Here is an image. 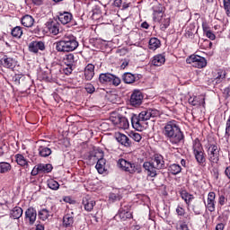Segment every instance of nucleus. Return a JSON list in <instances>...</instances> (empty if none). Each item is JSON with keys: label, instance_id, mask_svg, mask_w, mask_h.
Wrapping results in <instances>:
<instances>
[{"label": "nucleus", "instance_id": "nucleus-56", "mask_svg": "<svg viewBox=\"0 0 230 230\" xmlns=\"http://www.w3.org/2000/svg\"><path fill=\"white\" fill-rule=\"evenodd\" d=\"M86 91H87V93H89L90 94H93V93H94V86H93V85H88V86H86Z\"/></svg>", "mask_w": 230, "mask_h": 230}, {"label": "nucleus", "instance_id": "nucleus-31", "mask_svg": "<svg viewBox=\"0 0 230 230\" xmlns=\"http://www.w3.org/2000/svg\"><path fill=\"white\" fill-rule=\"evenodd\" d=\"M168 172H170V173H172V175H179V173H181V172H182V167H181L180 164H172L169 165Z\"/></svg>", "mask_w": 230, "mask_h": 230}, {"label": "nucleus", "instance_id": "nucleus-43", "mask_svg": "<svg viewBox=\"0 0 230 230\" xmlns=\"http://www.w3.org/2000/svg\"><path fill=\"white\" fill-rule=\"evenodd\" d=\"M223 6L227 17H230V0H223Z\"/></svg>", "mask_w": 230, "mask_h": 230}, {"label": "nucleus", "instance_id": "nucleus-10", "mask_svg": "<svg viewBox=\"0 0 230 230\" xmlns=\"http://www.w3.org/2000/svg\"><path fill=\"white\" fill-rule=\"evenodd\" d=\"M159 114H160L159 111H157L155 109H148V110L141 111L138 114V117L145 123V121H148V119H150V118H157V116H159Z\"/></svg>", "mask_w": 230, "mask_h": 230}, {"label": "nucleus", "instance_id": "nucleus-1", "mask_svg": "<svg viewBox=\"0 0 230 230\" xmlns=\"http://www.w3.org/2000/svg\"><path fill=\"white\" fill-rule=\"evenodd\" d=\"M162 134L171 145H181L184 141V133L181 130L177 120H169L164 124Z\"/></svg>", "mask_w": 230, "mask_h": 230}, {"label": "nucleus", "instance_id": "nucleus-54", "mask_svg": "<svg viewBox=\"0 0 230 230\" xmlns=\"http://www.w3.org/2000/svg\"><path fill=\"white\" fill-rule=\"evenodd\" d=\"M218 204L220 206H224L226 204V196L225 195H221L218 198Z\"/></svg>", "mask_w": 230, "mask_h": 230}, {"label": "nucleus", "instance_id": "nucleus-64", "mask_svg": "<svg viewBox=\"0 0 230 230\" xmlns=\"http://www.w3.org/2000/svg\"><path fill=\"white\" fill-rule=\"evenodd\" d=\"M225 93H226V96H230V86L226 88Z\"/></svg>", "mask_w": 230, "mask_h": 230}, {"label": "nucleus", "instance_id": "nucleus-49", "mask_svg": "<svg viewBox=\"0 0 230 230\" xmlns=\"http://www.w3.org/2000/svg\"><path fill=\"white\" fill-rule=\"evenodd\" d=\"M132 139H134V141H136L137 143H139V141H141V139H143V137H141V134H139V133H133Z\"/></svg>", "mask_w": 230, "mask_h": 230}, {"label": "nucleus", "instance_id": "nucleus-20", "mask_svg": "<svg viewBox=\"0 0 230 230\" xmlns=\"http://www.w3.org/2000/svg\"><path fill=\"white\" fill-rule=\"evenodd\" d=\"M25 220H28L30 226H33L37 220V210L33 208H29L25 211Z\"/></svg>", "mask_w": 230, "mask_h": 230}, {"label": "nucleus", "instance_id": "nucleus-46", "mask_svg": "<svg viewBox=\"0 0 230 230\" xmlns=\"http://www.w3.org/2000/svg\"><path fill=\"white\" fill-rule=\"evenodd\" d=\"M107 97L111 102H114L116 100V90L107 92Z\"/></svg>", "mask_w": 230, "mask_h": 230}, {"label": "nucleus", "instance_id": "nucleus-53", "mask_svg": "<svg viewBox=\"0 0 230 230\" xmlns=\"http://www.w3.org/2000/svg\"><path fill=\"white\" fill-rule=\"evenodd\" d=\"M177 230H190V228L188 227L186 222H183L179 226V227H177Z\"/></svg>", "mask_w": 230, "mask_h": 230}, {"label": "nucleus", "instance_id": "nucleus-57", "mask_svg": "<svg viewBox=\"0 0 230 230\" xmlns=\"http://www.w3.org/2000/svg\"><path fill=\"white\" fill-rule=\"evenodd\" d=\"M224 227H226V226L223 223H219L216 226L215 230H224Z\"/></svg>", "mask_w": 230, "mask_h": 230}, {"label": "nucleus", "instance_id": "nucleus-17", "mask_svg": "<svg viewBox=\"0 0 230 230\" xmlns=\"http://www.w3.org/2000/svg\"><path fill=\"white\" fill-rule=\"evenodd\" d=\"M151 163L158 170H164V168H166V164H164V157L162 155H154Z\"/></svg>", "mask_w": 230, "mask_h": 230}, {"label": "nucleus", "instance_id": "nucleus-63", "mask_svg": "<svg viewBox=\"0 0 230 230\" xmlns=\"http://www.w3.org/2000/svg\"><path fill=\"white\" fill-rule=\"evenodd\" d=\"M110 200H111V202H114V200H116V194H111Z\"/></svg>", "mask_w": 230, "mask_h": 230}, {"label": "nucleus", "instance_id": "nucleus-18", "mask_svg": "<svg viewBox=\"0 0 230 230\" xmlns=\"http://www.w3.org/2000/svg\"><path fill=\"white\" fill-rule=\"evenodd\" d=\"M117 116H118V120L116 122L117 128L127 130L128 127H130V124L128 123V119L119 114V109H118Z\"/></svg>", "mask_w": 230, "mask_h": 230}, {"label": "nucleus", "instance_id": "nucleus-16", "mask_svg": "<svg viewBox=\"0 0 230 230\" xmlns=\"http://www.w3.org/2000/svg\"><path fill=\"white\" fill-rule=\"evenodd\" d=\"M116 141H118V143L125 148H130V146H132V142L130 141V138H128L127 135L121 132H117Z\"/></svg>", "mask_w": 230, "mask_h": 230}, {"label": "nucleus", "instance_id": "nucleus-4", "mask_svg": "<svg viewBox=\"0 0 230 230\" xmlns=\"http://www.w3.org/2000/svg\"><path fill=\"white\" fill-rule=\"evenodd\" d=\"M117 164L122 172H128V173L134 174L136 172L137 173H141L142 172L141 165L132 164L123 158L119 159Z\"/></svg>", "mask_w": 230, "mask_h": 230}, {"label": "nucleus", "instance_id": "nucleus-28", "mask_svg": "<svg viewBox=\"0 0 230 230\" xmlns=\"http://www.w3.org/2000/svg\"><path fill=\"white\" fill-rule=\"evenodd\" d=\"M21 22L25 28H31L35 22V20L31 17V15L26 14L22 18Z\"/></svg>", "mask_w": 230, "mask_h": 230}, {"label": "nucleus", "instance_id": "nucleus-12", "mask_svg": "<svg viewBox=\"0 0 230 230\" xmlns=\"http://www.w3.org/2000/svg\"><path fill=\"white\" fill-rule=\"evenodd\" d=\"M143 168L147 177L155 178L158 175L159 170L155 168V165L152 162H145L143 164Z\"/></svg>", "mask_w": 230, "mask_h": 230}, {"label": "nucleus", "instance_id": "nucleus-55", "mask_svg": "<svg viewBox=\"0 0 230 230\" xmlns=\"http://www.w3.org/2000/svg\"><path fill=\"white\" fill-rule=\"evenodd\" d=\"M65 75H71L73 73V67L70 65L67 67L64 68Z\"/></svg>", "mask_w": 230, "mask_h": 230}, {"label": "nucleus", "instance_id": "nucleus-21", "mask_svg": "<svg viewBox=\"0 0 230 230\" xmlns=\"http://www.w3.org/2000/svg\"><path fill=\"white\" fill-rule=\"evenodd\" d=\"M29 49L32 53H39V50L44 51L46 49V45L43 41H32L29 46Z\"/></svg>", "mask_w": 230, "mask_h": 230}, {"label": "nucleus", "instance_id": "nucleus-48", "mask_svg": "<svg viewBox=\"0 0 230 230\" xmlns=\"http://www.w3.org/2000/svg\"><path fill=\"white\" fill-rule=\"evenodd\" d=\"M68 62V66H71L75 63V55L68 54L66 56V59Z\"/></svg>", "mask_w": 230, "mask_h": 230}, {"label": "nucleus", "instance_id": "nucleus-60", "mask_svg": "<svg viewBox=\"0 0 230 230\" xmlns=\"http://www.w3.org/2000/svg\"><path fill=\"white\" fill-rule=\"evenodd\" d=\"M150 27V25H148V22H144L141 24V28H144L145 30H148V28Z\"/></svg>", "mask_w": 230, "mask_h": 230}, {"label": "nucleus", "instance_id": "nucleus-62", "mask_svg": "<svg viewBox=\"0 0 230 230\" xmlns=\"http://www.w3.org/2000/svg\"><path fill=\"white\" fill-rule=\"evenodd\" d=\"M127 66H128V62L124 61V62L120 65V67H121V69H125V67H127Z\"/></svg>", "mask_w": 230, "mask_h": 230}, {"label": "nucleus", "instance_id": "nucleus-37", "mask_svg": "<svg viewBox=\"0 0 230 230\" xmlns=\"http://www.w3.org/2000/svg\"><path fill=\"white\" fill-rule=\"evenodd\" d=\"M12 170V164L7 162H0V173H8Z\"/></svg>", "mask_w": 230, "mask_h": 230}, {"label": "nucleus", "instance_id": "nucleus-50", "mask_svg": "<svg viewBox=\"0 0 230 230\" xmlns=\"http://www.w3.org/2000/svg\"><path fill=\"white\" fill-rule=\"evenodd\" d=\"M205 35L210 40H215V39H217V36H215V33H213V31H208L205 32Z\"/></svg>", "mask_w": 230, "mask_h": 230}, {"label": "nucleus", "instance_id": "nucleus-19", "mask_svg": "<svg viewBox=\"0 0 230 230\" xmlns=\"http://www.w3.org/2000/svg\"><path fill=\"white\" fill-rule=\"evenodd\" d=\"M47 30L51 35H58L60 33V23L57 21H51L46 23Z\"/></svg>", "mask_w": 230, "mask_h": 230}, {"label": "nucleus", "instance_id": "nucleus-52", "mask_svg": "<svg viewBox=\"0 0 230 230\" xmlns=\"http://www.w3.org/2000/svg\"><path fill=\"white\" fill-rule=\"evenodd\" d=\"M229 210H225L222 214V218H223V222H227V220H229Z\"/></svg>", "mask_w": 230, "mask_h": 230}, {"label": "nucleus", "instance_id": "nucleus-41", "mask_svg": "<svg viewBox=\"0 0 230 230\" xmlns=\"http://www.w3.org/2000/svg\"><path fill=\"white\" fill-rule=\"evenodd\" d=\"M38 217L40 220H48L49 218V211L46 208L41 209L39 211Z\"/></svg>", "mask_w": 230, "mask_h": 230}, {"label": "nucleus", "instance_id": "nucleus-13", "mask_svg": "<svg viewBox=\"0 0 230 230\" xmlns=\"http://www.w3.org/2000/svg\"><path fill=\"white\" fill-rule=\"evenodd\" d=\"M215 199H217V194L215 192H209L208 194L207 202H205V207L210 213H213L217 208V201H215Z\"/></svg>", "mask_w": 230, "mask_h": 230}, {"label": "nucleus", "instance_id": "nucleus-2", "mask_svg": "<svg viewBox=\"0 0 230 230\" xmlns=\"http://www.w3.org/2000/svg\"><path fill=\"white\" fill-rule=\"evenodd\" d=\"M55 46L59 53H70L77 49L79 43L76 36L66 33L60 40L55 43Z\"/></svg>", "mask_w": 230, "mask_h": 230}, {"label": "nucleus", "instance_id": "nucleus-59", "mask_svg": "<svg viewBox=\"0 0 230 230\" xmlns=\"http://www.w3.org/2000/svg\"><path fill=\"white\" fill-rule=\"evenodd\" d=\"M202 28H203V32H204V33H208V31H209V26H208L207 23H203V24H202Z\"/></svg>", "mask_w": 230, "mask_h": 230}, {"label": "nucleus", "instance_id": "nucleus-6", "mask_svg": "<svg viewBox=\"0 0 230 230\" xmlns=\"http://www.w3.org/2000/svg\"><path fill=\"white\" fill-rule=\"evenodd\" d=\"M187 64H192L193 67L198 69H202L208 66V61L206 58L200 57L199 55H191L186 59Z\"/></svg>", "mask_w": 230, "mask_h": 230}, {"label": "nucleus", "instance_id": "nucleus-5", "mask_svg": "<svg viewBox=\"0 0 230 230\" xmlns=\"http://www.w3.org/2000/svg\"><path fill=\"white\" fill-rule=\"evenodd\" d=\"M192 150L198 164H204L206 163V153H204V147H202V144L199 139L194 140Z\"/></svg>", "mask_w": 230, "mask_h": 230}, {"label": "nucleus", "instance_id": "nucleus-42", "mask_svg": "<svg viewBox=\"0 0 230 230\" xmlns=\"http://www.w3.org/2000/svg\"><path fill=\"white\" fill-rule=\"evenodd\" d=\"M225 79H226V71L219 70L216 77V84H220V82H222V80H225Z\"/></svg>", "mask_w": 230, "mask_h": 230}, {"label": "nucleus", "instance_id": "nucleus-26", "mask_svg": "<svg viewBox=\"0 0 230 230\" xmlns=\"http://www.w3.org/2000/svg\"><path fill=\"white\" fill-rule=\"evenodd\" d=\"M92 78H94V65L88 64L84 67V79L89 82Z\"/></svg>", "mask_w": 230, "mask_h": 230}, {"label": "nucleus", "instance_id": "nucleus-7", "mask_svg": "<svg viewBox=\"0 0 230 230\" xmlns=\"http://www.w3.org/2000/svg\"><path fill=\"white\" fill-rule=\"evenodd\" d=\"M163 8L158 11H155L154 21H155V22H160L162 31H164L168 26H170V18H163Z\"/></svg>", "mask_w": 230, "mask_h": 230}, {"label": "nucleus", "instance_id": "nucleus-34", "mask_svg": "<svg viewBox=\"0 0 230 230\" xmlns=\"http://www.w3.org/2000/svg\"><path fill=\"white\" fill-rule=\"evenodd\" d=\"M22 217V208L20 207L13 208L11 212V218H13V220H18V218H21Z\"/></svg>", "mask_w": 230, "mask_h": 230}, {"label": "nucleus", "instance_id": "nucleus-22", "mask_svg": "<svg viewBox=\"0 0 230 230\" xmlns=\"http://www.w3.org/2000/svg\"><path fill=\"white\" fill-rule=\"evenodd\" d=\"M75 214L73 212L67 213L63 217V227L69 229V227H73L75 224Z\"/></svg>", "mask_w": 230, "mask_h": 230}, {"label": "nucleus", "instance_id": "nucleus-30", "mask_svg": "<svg viewBox=\"0 0 230 230\" xmlns=\"http://www.w3.org/2000/svg\"><path fill=\"white\" fill-rule=\"evenodd\" d=\"M148 48L155 51V49L161 48V40L157 38H151L148 42Z\"/></svg>", "mask_w": 230, "mask_h": 230}, {"label": "nucleus", "instance_id": "nucleus-29", "mask_svg": "<svg viewBox=\"0 0 230 230\" xmlns=\"http://www.w3.org/2000/svg\"><path fill=\"white\" fill-rule=\"evenodd\" d=\"M15 160L17 164H19V166H23L25 168H28V166H30L28 159H26V157H24V155H21V154H17L15 155Z\"/></svg>", "mask_w": 230, "mask_h": 230}, {"label": "nucleus", "instance_id": "nucleus-11", "mask_svg": "<svg viewBox=\"0 0 230 230\" xmlns=\"http://www.w3.org/2000/svg\"><path fill=\"white\" fill-rule=\"evenodd\" d=\"M0 64L6 69H13L17 66V60L6 55L0 57Z\"/></svg>", "mask_w": 230, "mask_h": 230}, {"label": "nucleus", "instance_id": "nucleus-24", "mask_svg": "<svg viewBox=\"0 0 230 230\" xmlns=\"http://www.w3.org/2000/svg\"><path fill=\"white\" fill-rule=\"evenodd\" d=\"M83 206L85 211L91 213V211H93L96 206V201L86 197L83 199Z\"/></svg>", "mask_w": 230, "mask_h": 230}, {"label": "nucleus", "instance_id": "nucleus-23", "mask_svg": "<svg viewBox=\"0 0 230 230\" xmlns=\"http://www.w3.org/2000/svg\"><path fill=\"white\" fill-rule=\"evenodd\" d=\"M58 19L61 24H69V22L73 21V14L69 12H60L58 13Z\"/></svg>", "mask_w": 230, "mask_h": 230}, {"label": "nucleus", "instance_id": "nucleus-44", "mask_svg": "<svg viewBox=\"0 0 230 230\" xmlns=\"http://www.w3.org/2000/svg\"><path fill=\"white\" fill-rule=\"evenodd\" d=\"M117 8H119L120 10H127L128 8V4L126 2L123 3V0H116Z\"/></svg>", "mask_w": 230, "mask_h": 230}, {"label": "nucleus", "instance_id": "nucleus-32", "mask_svg": "<svg viewBox=\"0 0 230 230\" xmlns=\"http://www.w3.org/2000/svg\"><path fill=\"white\" fill-rule=\"evenodd\" d=\"M38 170L40 173H49L53 170V165L50 164H38Z\"/></svg>", "mask_w": 230, "mask_h": 230}, {"label": "nucleus", "instance_id": "nucleus-25", "mask_svg": "<svg viewBox=\"0 0 230 230\" xmlns=\"http://www.w3.org/2000/svg\"><path fill=\"white\" fill-rule=\"evenodd\" d=\"M179 193L187 206H190L191 204V201L195 199V196L189 193L186 190L181 189L180 190Z\"/></svg>", "mask_w": 230, "mask_h": 230}, {"label": "nucleus", "instance_id": "nucleus-15", "mask_svg": "<svg viewBox=\"0 0 230 230\" xmlns=\"http://www.w3.org/2000/svg\"><path fill=\"white\" fill-rule=\"evenodd\" d=\"M131 125L133 128H135V130H138V132H142L143 128H145V122L137 114H132Z\"/></svg>", "mask_w": 230, "mask_h": 230}, {"label": "nucleus", "instance_id": "nucleus-51", "mask_svg": "<svg viewBox=\"0 0 230 230\" xmlns=\"http://www.w3.org/2000/svg\"><path fill=\"white\" fill-rule=\"evenodd\" d=\"M39 173H40V170L39 169V165H36L33 167L31 175H32L33 177H35L36 175H39Z\"/></svg>", "mask_w": 230, "mask_h": 230}, {"label": "nucleus", "instance_id": "nucleus-3", "mask_svg": "<svg viewBox=\"0 0 230 230\" xmlns=\"http://www.w3.org/2000/svg\"><path fill=\"white\" fill-rule=\"evenodd\" d=\"M205 148L209 163L211 164H218V161H220V147L217 144L208 143Z\"/></svg>", "mask_w": 230, "mask_h": 230}, {"label": "nucleus", "instance_id": "nucleus-58", "mask_svg": "<svg viewBox=\"0 0 230 230\" xmlns=\"http://www.w3.org/2000/svg\"><path fill=\"white\" fill-rule=\"evenodd\" d=\"M44 3L43 0H32V4H35L36 6H40Z\"/></svg>", "mask_w": 230, "mask_h": 230}, {"label": "nucleus", "instance_id": "nucleus-40", "mask_svg": "<svg viewBox=\"0 0 230 230\" xmlns=\"http://www.w3.org/2000/svg\"><path fill=\"white\" fill-rule=\"evenodd\" d=\"M119 217L122 220H127V218H132V214L123 208H119Z\"/></svg>", "mask_w": 230, "mask_h": 230}, {"label": "nucleus", "instance_id": "nucleus-8", "mask_svg": "<svg viewBox=\"0 0 230 230\" xmlns=\"http://www.w3.org/2000/svg\"><path fill=\"white\" fill-rule=\"evenodd\" d=\"M143 93L139 90H135L130 96L129 103L132 107H139L143 103Z\"/></svg>", "mask_w": 230, "mask_h": 230}, {"label": "nucleus", "instance_id": "nucleus-47", "mask_svg": "<svg viewBox=\"0 0 230 230\" xmlns=\"http://www.w3.org/2000/svg\"><path fill=\"white\" fill-rule=\"evenodd\" d=\"M176 213L178 217H184V215H186V209L181 206H178L176 208Z\"/></svg>", "mask_w": 230, "mask_h": 230}, {"label": "nucleus", "instance_id": "nucleus-33", "mask_svg": "<svg viewBox=\"0 0 230 230\" xmlns=\"http://www.w3.org/2000/svg\"><path fill=\"white\" fill-rule=\"evenodd\" d=\"M189 103H190V105H193L194 107L197 105H204L206 103V102L204 101L203 97H190L189 98Z\"/></svg>", "mask_w": 230, "mask_h": 230}, {"label": "nucleus", "instance_id": "nucleus-36", "mask_svg": "<svg viewBox=\"0 0 230 230\" xmlns=\"http://www.w3.org/2000/svg\"><path fill=\"white\" fill-rule=\"evenodd\" d=\"M122 79L125 84H134V82H136V75L131 73H125L122 76Z\"/></svg>", "mask_w": 230, "mask_h": 230}, {"label": "nucleus", "instance_id": "nucleus-14", "mask_svg": "<svg viewBox=\"0 0 230 230\" xmlns=\"http://www.w3.org/2000/svg\"><path fill=\"white\" fill-rule=\"evenodd\" d=\"M99 82L101 84H109L110 85H116V75L111 73H104L99 75Z\"/></svg>", "mask_w": 230, "mask_h": 230}, {"label": "nucleus", "instance_id": "nucleus-39", "mask_svg": "<svg viewBox=\"0 0 230 230\" xmlns=\"http://www.w3.org/2000/svg\"><path fill=\"white\" fill-rule=\"evenodd\" d=\"M48 187L49 188V190H53L54 191H57V190H58V188H60V184L58 183V181L50 179L47 181Z\"/></svg>", "mask_w": 230, "mask_h": 230}, {"label": "nucleus", "instance_id": "nucleus-38", "mask_svg": "<svg viewBox=\"0 0 230 230\" xmlns=\"http://www.w3.org/2000/svg\"><path fill=\"white\" fill-rule=\"evenodd\" d=\"M11 35L15 39H21V37H22V27L21 26L14 27L11 31Z\"/></svg>", "mask_w": 230, "mask_h": 230}, {"label": "nucleus", "instance_id": "nucleus-9", "mask_svg": "<svg viewBox=\"0 0 230 230\" xmlns=\"http://www.w3.org/2000/svg\"><path fill=\"white\" fill-rule=\"evenodd\" d=\"M98 155H100L101 158H98ZM93 157L95 158L94 161H97L95 168L98 173H104L107 161L103 158V153H98V155H95L94 156L92 155L90 156V159H93Z\"/></svg>", "mask_w": 230, "mask_h": 230}, {"label": "nucleus", "instance_id": "nucleus-35", "mask_svg": "<svg viewBox=\"0 0 230 230\" xmlns=\"http://www.w3.org/2000/svg\"><path fill=\"white\" fill-rule=\"evenodd\" d=\"M39 155L40 157H49V155L51 154V148L47 146H40L38 149Z\"/></svg>", "mask_w": 230, "mask_h": 230}, {"label": "nucleus", "instance_id": "nucleus-27", "mask_svg": "<svg viewBox=\"0 0 230 230\" xmlns=\"http://www.w3.org/2000/svg\"><path fill=\"white\" fill-rule=\"evenodd\" d=\"M166 62V58L163 54H158L155 56L152 59V66H155L156 67H160V66H163Z\"/></svg>", "mask_w": 230, "mask_h": 230}, {"label": "nucleus", "instance_id": "nucleus-61", "mask_svg": "<svg viewBox=\"0 0 230 230\" xmlns=\"http://www.w3.org/2000/svg\"><path fill=\"white\" fill-rule=\"evenodd\" d=\"M35 230H44V225H40V224L37 225Z\"/></svg>", "mask_w": 230, "mask_h": 230}, {"label": "nucleus", "instance_id": "nucleus-45", "mask_svg": "<svg viewBox=\"0 0 230 230\" xmlns=\"http://www.w3.org/2000/svg\"><path fill=\"white\" fill-rule=\"evenodd\" d=\"M192 211L194 215H201L202 214V208H200V204H196L192 206Z\"/></svg>", "mask_w": 230, "mask_h": 230}]
</instances>
